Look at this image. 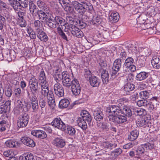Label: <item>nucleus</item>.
<instances>
[{"mask_svg":"<svg viewBox=\"0 0 160 160\" xmlns=\"http://www.w3.org/2000/svg\"><path fill=\"white\" fill-rule=\"evenodd\" d=\"M72 3L75 10L81 15L86 11L91 12L93 10L92 5L87 0H79V2L74 1Z\"/></svg>","mask_w":160,"mask_h":160,"instance_id":"obj_1","label":"nucleus"},{"mask_svg":"<svg viewBox=\"0 0 160 160\" xmlns=\"http://www.w3.org/2000/svg\"><path fill=\"white\" fill-rule=\"evenodd\" d=\"M51 21L49 24L48 27L52 28H56L58 26H61L62 29H63L66 32L68 28L66 27L68 26V24L65 22V20L62 17L58 16H56L55 17L52 16L51 19H50Z\"/></svg>","mask_w":160,"mask_h":160,"instance_id":"obj_2","label":"nucleus"},{"mask_svg":"<svg viewBox=\"0 0 160 160\" xmlns=\"http://www.w3.org/2000/svg\"><path fill=\"white\" fill-rule=\"evenodd\" d=\"M154 145L152 142H147L139 146L136 151V155L137 156H143L146 149H151L154 148Z\"/></svg>","mask_w":160,"mask_h":160,"instance_id":"obj_3","label":"nucleus"},{"mask_svg":"<svg viewBox=\"0 0 160 160\" xmlns=\"http://www.w3.org/2000/svg\"><path fill=\"white\" fill-rule=\"evenodd\" d=\"M29 84L31 92L38 93L40 87L38 80L34 77L31 78L29 80Z\"/></svg>","mask_w":160,"mask_h":160,"instance_id":"obj_4","label":"nucleus"},{"mask_svg":"<svg viewBox=\"0 0 160 160\" xmlns=\"http://www.w3.org/2000/svg\"><path fill=\"white\" fill-rule=\"evenodd\" d=\"M121 114H119L114 116H110L109 117V121L118 124H124L127 122V118L125 116Z\"/></svg>","mask_w":160,"mask_h":160,"instance_id":"obj_5","label":"nucleus"},{"mask_svg":"<svg viewBox=\"0 0 160 160\" xmlns=\"http://www.w3.org/2000/svg\"><path fill=\"white\" fill-rule=\"evenodd\" d=\"M29 116L28 113H22L18 118L17 125L19 128H24L27 125L29 119Z\"/></svg>","mask_w":160,"mask_h":160,"instance_id":"obj_6","label":"nucleus"},{"mask_svg":"<svg viewBox=\"0 0 160 160\" xmlns=\"http://www.w3.org/2000/svg\"><path fill=\"white\" fill-rule=\"evenodd\" d=\"M121 109L117 105H109L108 107L107 108L106 112L111 113L108 117V118L109 121V117L110 116H114L119 114H121Z\"/></svg>","mask_w":160,"mask_h":160,"instance_id":"obj_7","label":"nucleus"},{"mask_svg":"<svg viewBox=\"0 0 160 160\" xmlns=\"http://www.w3.org/2000/svg\"><path fill=\"white\" fill-rule=\"evenodd\" d=\"M51 124L53 126L62 131H64L66 130V125L60 118H55Z\"/></svg>","mask_w":160,"mask_h":160,"instance_id":"obj_8","label":"nucleus"},{"mask_svg":"<svg viewBox=\"0 0 160 160\" xmlns=\"http://www.w3.org/2000/svg\"><path fill=\"white\" fill-rule=\"evenodd\" d=\"M39 17V19L41 22L45 23L48 26L50 22V19H51V16L48 15V13H46L42 10H39L37 12V14Z\"/></svg>","mask_w":160,"mask_h":160,"instance_id":"obj_9","label":"nucleus"},{"mask_svg":"<svg viewBox=\"0 0 160 160\" xmlns=\"http://www.w3.org/2000/svg\"><path fill=\"white\" fill-rule=\"evenodd\" d=\"M122 66V61L121 59H117L114 61L112 68V72L111 74L112 77L115 76L119 71Z\"/></svg>","mask_w":160,"mask_h":160,"instance_id":"obj_10","label":"nucleus"},{"mask_svg":"<svg viewBox=\"0 0 160 160\" xmlns=\"http://www.w3.org/2000/svg\"><path fill=\"white\" fill-rule=\"evenodd\" d=\"M77 79H74L72 80L71 78V77L69 74L67 72L65 76H64L62 81V83L64 87L69 88L70 86H71L72 85L73 81L74 80H77Z\"/></svg>","mask_w":160,"mask_h":160,"instance_id":"obj_11","label":"nucleus"},{"mask_svg":"<svg viewBox=\"0 0 160 160\" xmlns=\"http://www.w3.org/2000/svg\"><path fill=\"white\" fill-rule=\"evenodd\" d=\"M81 88L78 81L74 80L71 87V91L73 94L77 96L79 95L81 92Z\"/></svg>","mask_w":160,"mask_h":160,"instance_id":"obj_12","label":"nucleus"},{"mask_svg":"<svg viewBox=\"0 0 160 160\" xmlns=\"http://www.w3.org/2000/svg\"><path fill=\"white\" fill-rule=\"evenodd\" d=\"M54 90L55 94L58 97H62L64 96L63 88L59 82H56L54 86Z\"/></svg>","mask_w":160,"mask_h":160,"instance_id":"obj_13","label":"nucleus"},{"mask_svg":"<svg viewBox=\"0 0 160 160\" xmlns=\"http://www.w3.org/2000/svg\"><path fill=\"white\" fill-rule=\"evenodd\" d=\"M71 28H69L72 34L78 38H81L83 36V32L81 30L75 26L71 25Z\"/></svg>","mask_w":160,"mask_h":160,"instance_id":"obj_14","label":"nucleus"},{"mask_svg":"<svg viewBox=\"0 0 160 160\" xmlns=\"http://www.w3.org/2000/svg\"><path fill=\"white\" fill-rule=\"evenodd\" d=\"M82 119L87 122L89 126L92 120V117L88 112L85 110H82L80 113Z\"/></svg>","mask_w":160,"mask_h":160,"instance_id":"obj_15","label":"nucleus"},{"mask_svg":"<svg viewBox=\"0 0 160 160\" xmlns=\"http://www.w3.org/2000/svg\"><path fill=\"white\" fill-rule=\"evenodd\" d=\"M46 96L48 100V105L52 108H54L56 106V104L54 95L52 92L49 91V92L47 94Z\"/></svg>","mask_w":160,"mask_h":160,"instance_id":"obj_16","label":"nucleus"},{"mask_svg":"<svg viewBox=\"0 0 160 160\" xmlns=\"http://www.w3.org/2000/svg\"><path fill=\"white\" fill-rule=\"evenodd\" d=\"M21 140L24 144L27 146L33 147L35 146V142L34 141L29 137H23L21 138Z\"/></svg>","mask_w":160,"mask_h":160,"instance_id":"obj_17","label":"nucleus"},{"mask_svg":"<svg viewBox=\"0 0 160 160\" xmlns=\"http://www.w3.org/2000/svg\"><path fill=\"white\" fill-rule=\"evenodd\" d=\"M31 134L41 139H44L47 136L46 132L41 130H33L31 132Z\"/></svg>","mask_w":160,"mask_h":160,"instance_id":"obj_18","label":"nucleus"},{"mask_svg":"<svg viewBox=\"0 0 160 160\" xmlns=\"http://www.w3.org/2000/svg\"><path fill=\"white\" fill-rule=\"evenodd\" d=\"M53 144L58 148H62L66 145V142L64 139L62 138H57L53 140Z\"/></svg>","mask_w":160,"mask_h":160,"instance_id":"obj_19","label":"nucleus"},{"mask_svg":"<svg viewBox=\"0 0 160 160\" xmlns=\"http://www.w3.org/2000/svg\"><path fill=\"white\" fill-rule=\"evenodd\" d=\"M3 93V88L2 87V84H0V114L2 113L3 112L6 113L7 112L2 105L4 102V100L2 98Z\"/></svg>","mask_w":160,"mask_h":160,"instance_id":"obj_20","label":"nucleus"},{"mask_svg":"<svg viewBox=\"0 0 160 160\" xmlns=\"http://www.w3.org/2000/svg\"><path fill=\"white\" fill-rule=\"evenodd\" d=\"M99 71L101 73V77L103 83L107 84L109 79V73L108 71L103 68L100 69Z\"/></svg>","mask_w":160,"mask_h":160,"instance_id":"obj_21","label":"nucleus"},{"mask_svg":"<svg viewBox=\"0 0 160 160\" xmlns=\"http://www.w3.org/2000/svg\"><path fill=\"white\" fill-rule=\"evenodd\" d=\"M93 116L94 119L97 121H100L103 119L104 115L100 109L98 108L93 112Z\"/></svg>","mask_w":160,"mask_h":160,"instance_id":"obj_22","label":"nucleus"},{"mask_svg":"<svg viewBox=\"0 0 160 160\" xmlns=\"http://www.w3.org/2000/svg\"><path fill=\"white\" fill-rule=\"evenodd\" d=\"M37 37L42 41L46 42L48 39V38L46 33L42 30H38L36 31Z\"/></svg>","mask_w":160,"mask_h":160,"instance_id":"obj_23","label":"nucleus"},{"mask_svg":"<svg viewBox=\"0 0 160 160\" xmlns=\"http://www.w3.org/2000/svg\"><path fill=\"white\" fill-rule=\"evenodd\" d=\"M136 123L138 126L140 127H144L146 126L149 127L151 124V123L149 120L148 119L146 120L145 118H140L138 119Z\"/></svg>","mask_w":160,"mask_h":160,"instance_id":"obj_24","label":"nucleus"},{"mask_svg":"<svg viewBox=\"0 0 160 160\" xmlns=\"http://www.w3.org/2000/svg\"><path fill=\"white\" fill-rule=\"evenodd\" d=\"M121 114H123L125 116L129 118L132 115V111L130 108L124 105L121 109Z\"/></svg>","mask_w":160,"mask_h":160,"instance_id":"obj_25","label":"nucleus"},{"mask_svg":"<svg viewBox=\"0 0 160 160\" xmlns=\"http://www.w3.org/2000/svg\"><path fill=\"white\" fill-rule=\"evenodd\" d=\"M104 149L105 150L109 151L113 148H114L117 146V144L115 143H111L108 141L103 142L102 144Z\"/></svg>","mask_w":160,"mask_h":160,"instance_id":"obj_26","label":"nucleus"},{"mask_svg":"<svg viewBox=\"0 0 160 160\" xmlns=\"http://www.w3.org/2000/svg\"><path fill=\"white\" fill-rule=\"evenodd\" d=\"M38 79L39 84L47 83H48L46 80L45 73L43 69H42L41 71H40L38 75Z\"/></svg>","mask_w":160,"mask_h":160,"instance_id":"obj_27","label":"nucleus"},{"mask_svg":"<svg viewBox=\"0 0 160 160\" xmlns=\"http://www.w3.org/2000/svg\"><path fill=\"white\" fill-rule=\"evenodd\" d=\"M151 63L154 68H160V57L155 56L152 57L151 61Z\"/></svg>","mask_w":160,"mask_h":160,"instance_id":"obj_28","label":"nucleus"},{"mask_svg":"<svg viewBox=\"0 0 160 160\" xmlns=\"http://www.w3.org/2000/svg\"><path fill=\"white\" fill-rule=\"evenodd\" d=\"M29 9L30 13L32 15L35 13L37 14V12L39 10L32 1L29 2Z\"/></svg>","mask_w":160,"mask_h":160,"instance_id":"obj_29","label":"nucleus"},{"mask_svg":"<svg viewBox=\"0 0 160 160\" xmlns=\"http://www.w3.org/2000/svg\"><path fill=\"white\" fill-rule=\"evenodd\" d=\"M89 81L90 85L93 87H98L100 83L98 78L96 76H93Z\"/></svg>","mask_w":160,"mask_h":160,"instance_id":"obj_30","label":"nucleus"},{"mask_svg":"<svg viewBox=\"0 0 160 160\" xmlns=\"http://www.w3.org/2000/svg\"><path fill=\"white\" fill-rule=\"evenodd\" d=\"M149 73L148 72H142L138 73L136 76V79L137 80L142 81L145 79L149 76Z\"/></svg>","mask_w":160,"mask_h":160,"instance_id":"obj_31","label":"nucleus"},{"mask_svg":"<svg viewBox=\"0 0 160 160\" xmlns=\"http://www.w3.org/2000/svg\"><path fill=\"white\" fill-rule=\"evenodd\" d=\"M79 127L83 130H86L87 128V122L82 119L81 118H79L77 120Z\"/></svg>","mask_w":160,"mask_h":160,"instance_id":"obj_32","label":"nucleus"},{"mask_svg":"<svg viewBox=\"0 0 160 160\" xmlns=\"http://www.w3.org/2000/svg\"><path fill=\"white\" fill-rule=\"evenodd\" d=\"M33 155L30 152L26 153L19 157L20 160H33Z\"/></svg>","mask_w":160,"mask_h":160,"instance_id":"obj_33","label":"nucleus"},{"mask_svg":"<svg viewBox=\"0 0 160 160\" xmlns=\"http://www.w3.org/2000/svg\"><path fill=\"white\" fill-rule=\"evenodd\" d=\"M139 135V131L135 130L132 131L128 135V139L130 141H133L136 139Z\"/></svg>","mask_w":160,"mask_h":160,"instance_id":"obj_34","label":"nucleus"},{"mask_svg":"<svg viewBox=\"0 0 160 160\" xmlns=\"http://www.w3.org/2000/svg\"><path fill=\"white\" fill-rule=\"evenodd\" d=\"M38 100L39 105L42 109L47 104L46 99L43 95H40L38 98Z\"/></svg>","mask_w":160,"mask_h":160,"instance_id":"obj_35","label":"nucleus"},{"mask_svg":"<svg viewBox=\"0 0 160 160\" xmlns=\"http://www.w3.org/2000/svg\"><path fill=\"white\" fill-rule=\"evenodd\" d=\"M48 83H47L42 84H39L41 87L42 94L43 95L44 97L46 96L48 93H49V91L48 86Z\"/></svg>","mask_w":160,"mask_h":160,"instance_id":"obj_36","label":"nucleus"},{"mask_svg":"<svg viewBox=\"0 0 160 160\" xmlns=\"http://www.w3.org/2000/svg\"><path fill=\"white\" fill-rule=\"evenodd\" d=\"M69 104V102L68 99H62L59 102V107L61 108H66Z\"/></svg>","mask_w":160,"mask_h":160,"instance_id":"obj_37","label":"nucleus"},{"mask_svg":"<svg viewBox=\"0 0 160 160\" xmlns=\"http://www.w3.org/2000/svg\"><path fill=\"white\" fill-rule=\"evenodd\" d=\"M9 2L10 4L15 10H17L21 5L20 2L17 0H9Z\"/></svg>","mask_w":160,"mask_h":160,"instance_id":"obj_38","label":"nucleus"},{"mask_svg":"<svg viewBox=\"0 0 160 160\" xmlns=\"http://www.w3.org/2000/svg\"><path fill=\"white\" fill-rule=\"evenodd\" d=\"M119 18V15L117 12L112 13L109 18L110 21L114 22H118Z\"/></svg>","mask_w":160,"mask_h":160,"instance_id":"obj_39","label":"nucleus"},{"mask_svg":"<svg viewBox=\"0 0 160 160\" xmlns=\"http://www.w3.org/2000/svg\"><path fill=\"white\" fill-rule=\"evenodd\" d=\"M135 87L134 84L128 83L124 85L123 89L126 92H129L133 90Z\"/></svg>","mask_w":160,"mask_h":160,"instance_id":"obj_40","label":"nucleus"},{"mask_svg":"<svg viewBox=\"0 0 160 160\" xmlns=\"http://www.w3.org/2000/svg\"><path fill=\"white\" fill-rule=\"evenodd\" d=\"M66 73H67V72H63L61 74H57L55 75L54 76V78L56 82H59L61 80L62 81L64 76L65 75Z\"/></svg>","mask_w":160,"mask_h":160,"instance_id":"obj_41","label":"nucleus"},{"mask_svg":"<svg viewBox=\"0 0 160 160\" xmlns=\"http://www.w3.org/2000/svg\"><path fill=\"white\" fill-rule=\"evenodd\" d=\"M145 59L144 57L141 56L139 57L137 62V64L140 68L144 66L145 62Z\"/></svg>","mask_w":160,"mask_h":160,"instance_id":"obj_42","label":"nucleus"},{"mask_svg":"<svg viewBox=\"0 0 160 160\" xmlns=\"http://www.w3.org/2000/svg\"><path fill=\"white\" fill-rule=\"evenodd\" d=\"M134 62L133 59L131 57H128L125 60L124 64V67L126 68L130 67L132 64Z\"/></svg>","mask_w":160,"mask_h":160,"instance_id":"obj_43","label":"nucleus"},{"mask_svg":"<svg viewBox=\"0 0 160 160\" xmlns=\"http://www.w3.org/2000/svg\"><path fill=\"white\" fill-rule=\"evenodd\" d=\"M98 128L103 130H108V125L107 123L105 122H100L97 124Z\"/></svg>","mask_w":160,"mask_h":160,"instance_id":"obj_44","label":"nucleus"},{"mask_svg":"<svg viewBox=\"0 0 160 160\" xmlns=\"http://www.w3.org/2000/svg\"><path fill=\"white\" fill-rule=\"evenodd\" d=\"M150 92L147 91H143L139 93L140 97L142 99H146L149 97Z\"/></svg>","mask_w":160,"mask_h":160,"instance_id":"obj_45","label":"nucleus"},{"mask_svg":"<svg viewBox=\"0 0 160 160\" xmlns=\"http://www.w3.org/2000/svg\"><path fill=\"white\" fill-rule=\"evenodd\" d=\"M31 93L32 95V96H30V93L28 92L29 98L30 101H31V103L38 102V99L36 96V95L38 93Z\"/></svg>","mask_w":160,"mask_h":160,"instance_id":"obj_46","label":"nucleus"},{"mask_svg":"<svg viewBox=\"0 0 160 160\" xmlns=\"http://www.w3.org/2000/svg\"><path fill=\"white\" fill-rule=\"evenodd\" d=\"M42 22L41 21L39 20H35L33 24L35 28L36 31L38 30H42V29H40V28H41L42 26Z\"/></svg>","mask_w":160,"mask_h":160,"instance_id":"obj_47","label":"nucleus"},{"mask_svg":"<svg viewBox=\"0 0 160 160\" xmlns=\"http://www.w3.org/2000/svg\"><path fill=\"white\" fill-rule=\"evenodd\" d=\"M67 130V133L71 136L74 135L76 132L75 128L71 126H68Z\"/></svg>","mask_w":160,"mask_h":160,"instance_id":"obj_48","label":"nucleus"},{"mask_svg":"<svg viewBox=\"0 0 160 160\" xmlns=\"http://www.w3.org/2000/svg\"><path fill=\"white\" fill-rule=\"evenodd\" d=\"M5 145L9 148H13L16 146V142L13 140H10L6 141Z\"/></svg>","mask_w":160,"mask_h":160,"instance_id":"obj_49","label":"nucleus"},{"mask_svg":"<svg viewBox=\"0 0 160 160\" xmlns=\"http://www.w3.org/2000/svg\"><path fill=\"white\" fill-rule=\"evenodd\" d=\"M57 29L59 34L61 38L67 41L68 40L67 37L63 32L62 30V28L61 29L60 27H58Z\"/></svg>","mask_w":160,"mask_h":160,"instance_id":"obj_50","label":"nucleus"},{"mask_svg":"<svg viewBox=\"0 0 160 160\" xmlns=\"http://www.w3.org/2000/svg\"><path fill=\"white\" fill-rule=\"evenodd\" d=\"M98 63L99 65V68L100 69H104L106 67L107 65L105 60L100 59L98 61Z\"/></svg>","mask_w":160,"mask_h":160,"instance_id":"obj_51","label":"nucleus"},{"mask_svg":"<svg viewBox=\"0 0 160 160\" xmlns=\"http://www.w3.org/2000/svg\"><path fill=\"white\" fill-rule=\"evenodd\" d=\"M145 107L150 112L152 111L155 108L154 105L150 101H148Z\"/></svg>","mask_w":160,"mask_h":160,"instance_id":"obj_52","label":"nucleus"},{"mask_svg":"<svg viewBox=\"0 0 160 160\" xmlns=\"http://www.w3.org/2000/svg\"><path fill=\"white\" fill-rule=\"evenodd\" d=\"M12 91L11 88L9 86L5 88V93L6 95L8 97L10 98L12 94Z\"/></svg>","mask_w":160,"mask_h":160,"instance_id":"obj_53","label":"nucleus"},{"mask_svg":"<svg viewBox=\"0 0 160 160\" xmlns=\"http://www.w3.org/2000/svg\"><path fill=\"white\" fill-rule=\"evenodd\" d=\"M66 19L67 22L69 24V25H68V26L69 27V28H71V25L75 26L73 25V23L75 22V19L74 18L70 16H67V17Z\"/></svg>","mask_w":160,"mask_h":160,"instance_id":"obj_54","label":"nucleus"},{"mask_svg":"<svg viewBox=\"0 0 160 160\" xmlns=\"http://www.w3.org/2000/svg\"><path fill=\"white\" fill-rule=\"evenodd\" d=\"M146 99H143L142 100H138L137 102V104L139 107L144 106L145 107L148 102Z\"/></svg>","mask_w":160,"mask_h":160,"instance_id":"obj_55","label":"nucleus"},{"mask_svg":"<svg viewBox=\"0 0 160 160\" xmlns=\"http://www.w3.org/2000/svg\"><path fill=\"white\" fill-rule=\"evenodd\" d=\"M85 71L84 77L87 80H89L92 77V76L91 72L89 70L87 69L85 70Z\"/></svg>","mask_w":160,"mask_h":160,"instance_id":"obj_56","label":"nucleus"},{"mask_svg":"<svg viewBox=\"0 0 160 160\" xmlns=\"http://www.w3.org/2000/svg\"><path fill=\"white\" fill-rule=\"evenodd\" d=\"M138 115L139 116H144L146 114L145 110L142 108H139L135 111Z\"/></svg>","mask_w":160,"mask_h":160,"instance_id":"obj_57","label":"nucleus"},{"mask_svg":"<svg viewBox=\"0 0 160 160\" xmlns=\"http://www.w3.org/2000/svg\"><path fill=\"white\" fill-rule=\"evenodd\" d=\"M20 4V7L23 8H26L29 7V2L27 0H21Z\"/></svg>","mask_w":160,"mask_h":160,"instance_id":"obj_58","label":"nucleus"},{"mask_svg":"<svg viewBox=\"0 0 160 160\" xmlns=\"http://www.w3.org/2000/svg\"><path fill=\"white\" fill-rule=\"evenodd\" d=\"M128 49L132 51V52L136 53L137 51V48L135 45H133L132 44H129L127 46Z\"/></svg>","mask_w":160,"mask_h":160,"instance_id":"obj_59","label":"nucleus"},{"mask_svg":"<svg viewBox=\"0 0 160 160\" xmlns=\"http://www.w3.org/2000/svg\"><path fill=\"white\" fill-rule=\"evenodd\" d=\"M11 100L7 101L2 105L4 107L7 111H9L10 109Z\"/></svg>","mask_w":160,"mask_h":160,"instance_id":"obj_60","label":"nucleus"},{"mask_svg":"<svg viewBox=\"0 0 160 160\" xmlns=\"http://www.w3.org/2000/svg\"><path fill=\"white\" fill-rule=\"evenodd\" d=\"M3 15V17H4L5 18H6L8 21H9L11 20L12 17L10 15V13L8 11H6L4 12Z\"/></svg>","mask_w":160,"mask_h":160,"instance_id":"obj_61","label":"nucleus"},{"mask_svg":"<svg viewBox=\"0 0 160 160\" xmlns=\"http://www.w3.org/2000/svg\"><path fill=\"white\" fill-rule=\"evenodd\" d=\"M37 4L38 7L41 8H42L44 10H45V3L44 2L40 0H39L37 1Z\"/></svg>","mask_w":160,"mask_h":160,"instance_id":"obj_62","label":"nucleus"},{"mask_svg":"<svg viewBox=\"0 0 160 160\" xmlns=\"http://www.w3.org/2000/svg\"><path fill=\"white\" fill-rule=\"evenodd\" d=\"M28 33L31 39H35L36 38V35L33 31L31 30H28Z\"/></svg>","mask_w":160,"mask_h":160,"instance_id":"obj_63","label":"nucleus"},{"mask_svg":"<svg viewBox=\"0 0 160 160\" xmlns=\"http://www.w3.org/2000/svg\"><path fill=\"white\" fill-rule=\"evenodd\" d=\"M138 93L137 92H134L131 96L130 98L132 100L135 101L136 100V99L138 98Z\"/></svg>","mask_w":160,"mask_h":160,"instance_id":"obj_64","label":"nucleus"}]
</instances>
